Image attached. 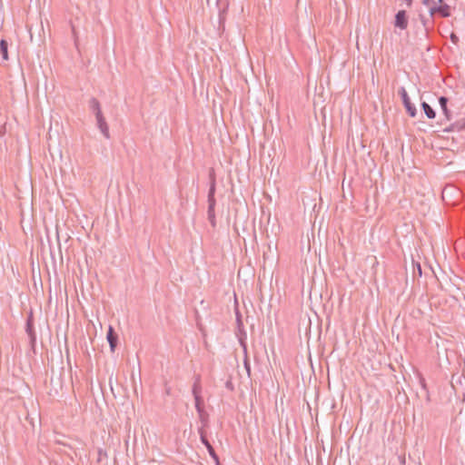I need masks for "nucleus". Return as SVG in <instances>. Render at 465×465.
<instances>
[{"label": "nucleus", "mask_w": 465, "mask_h": 465, "mask_svg": "<svg viewBox=\"0 0 465 465\" xmlns=\"http://www.w3.org/2000/svg\"><path fill=\"white\" fill-rule=\"evenodd\" d=\"M420 106L428 119H434L436 117L435 110L428 103L423 101Z\"/></svg>", "instance_id": "obj_16"}, {"label": "nucleus", "mask_w": 465, "mask_h": 465, "mask_svg": "<svg viewBox=\"0 0 465 465\" xmlns=\"http://www.w3.org/2000/svg\"><path fill=\"white\" fill-rule=\"evenodd\" d=\"M450 39L454 45H457L460 42L459 36L453 32L450 34Z\"/></svg>", "instance_id": "obj_24"}, {"label": "nucleus", "mask_w": 465, "mask_h": 465, "mask_svg": "<svg viewBox=\"0 0 465 465\" xmlns=\"http://www.w3.org/2000/svg\"><path fill=\"white\" fill-rule=\"evenodd\" d=\"M461 378H462V375H452L451 386L456 391V392L459 391L458 388L456 387V384L459 383L460 385H462Z\"/></svg>", "instance_id": "obj_22"}, {"label": "nucleus", "mask_w": 465, "mask_h": 465, "mask_svg": "<svg viewBox=\"0 0 465 465\" xmlns=\"http://www.w3.org/2000/svg\"><path fill=\"white\" fill-rule=\"evenodd\" d=\"M240 345L242 347L243 352H244V359H243V366L246 370V372L248 376H251V363L247 355V344L246 341H243V339H239Z\"/></svg>", "instance_id": "obj_14"}, {"label": "nucleus", "mask_w": 465, "mask_h": 465, "mask_svg": "<svg viewBox=\"0 0 465 465\" xmlns=\"http://www.w3.org/2000/svg\"><path fill=\"white\" fill-rule=\"evenodd\" d=\"M436 1V5H443L445 4L444 0H435Z\"/></svg>", "instance_id": "obj_30"}, {"label": "nucleus", "mask_w": 465, "mask_h": 465, "mask_svg": "<svg viewBox=\"0 0 465 465\" xmlns=\"http://www.w3.org/2000/svg\"><path fill=\"white\" fill-rule=\"evenodd\" d=\"M418 378H419V382L421 386L420 392L426 397L427 400H429L428 388H427L425 378L422 376L421 373H418Z\"/></svg>", "instance_id": "obj_20"}, {"label": "nucleus", "mask_w": 465, "mask_h": 465, "mask_svg": "<svg viewBox=\"0 0 465 465\" xmlns=\"http://www.w3.org/2000/svg\"><path fill=\"white\" fill-rule=\"evenodd\" d=\"M430 49H431V45H430V44H428V45H426V47H425V50H426L427 52H429Z\"/></svg>", "instance_id": "obj_31"}, {"label": "nucleus", "mask_w": 465, "mask_h": 465, "mask_svg": "<svg viewBox=\"0 0 465 465\" xmlns=\"http://www.w3.org/2000/svg\"><path fill=\"white\" fill-rule=\"evenodd\" d=\"M209 190L207 194V203L210 205L216 204V174L213 168L209 169Z\"/></svg>", "instance_id": "obj_5"}, {"label": "nucleus", "mask_w": 465, "mask_h": 465, "mask_svg": "<svg viewBox=\"0 0 465 465\" xmlns=\"http://www.w3.org/2000/svg\"><path fill=\"white\" fill-rule=\"evenodd\" d=\"M0 54L2 55V59L4 61H7L9 59L8 42L4 38L0 40Z\"/></svg>", "instance_id": "obj_19"}, {"label": "nucleus", "mask_w": 465, "mask_h": 465, "mask_svg": "<svg viewBox=\"0 0 465 465\" xmlns=\"http://www.w3.org/2000/svg\"><path fill=\"white\" fill-rule=\"evenodd\" d=\"M429 14H430V16L431 19H433V17L438 15V5H432L430 6H429Z\"/></svg>", "instance_id": "obj_23"}, {"label": "nucleus", "mask_w": 465, "mask_h": 465, "mask_svg": "<svg viewBox=\"0 0 465 465\" xmlns=\"http://www.w3.org/2000/svg\"><path fill=\"white\" fill-rule=\"evenodd\" d=\"M194 381L192 387V393L194 398V407H204V400L203 397V388L201 383V375H194Z\"/></svg>", "instance_id": "obj_3"}, {"label": "nucleus", "mask_w": 465, "mask_h": 465, "mask_svg": "<svg viewBox=\"0 0 465 465\" xmlns=\"http://www.w3.org/2000/svg\"><path fill=\"white\" fill-rule=\"evenodd\" d=\"M198 433L200 435L201 442L207 449L208 453L211 456V458L213 460H217V453H216L215 450L213 449V447L212 446V444L210 443V441L208 440L205 430H203V428H199Z\"/></svg>", "instance_id": "obj_7"}, {"label": "nucleus", "mask_w": 465, "mask_h": 465, "mask_svg": "<svg viewBox=\"0 0 465 465\" xmlns=\"http://www.w3.org/2000/svg\"><path fill=\"white\" fill-rule=\"evenodd\" d=\"M235 316H236V325H237V336L238 340L240 338L243 339L246 341V331H244V326L242 319V313L239 311L238 307H235Z\"/></svg>", "instance_id": "obj_10"}, {"label": "nucleus", "mask_w": 465, "mask_h": 465, "mask_svg": "<svg viewBox=\"0 0 465 465\" xmlns=\"http://www.w3.org/2000/svg\"><path fill=\"white\" fill-rule=\"evenodd\" d=\"M228 8V3L225 4L224 7L223 9H220L219 10V17H220V21H222L223 19V14L226 12V9Z\"/></svg>", "instance_id": "obj_26"}, {"label": "nucleus", "mask_w": 465, "mask_h": 465, "mask_svg": "<svg viewBox=\"0 0 465 465\" xmlns=\"http://www.w3.org/2000/svg\"><path fill=\"white\" fill-rule=\"evenodd\" d=\"M465 131V118H460L456 122L450 124L448 127H446L443 132L450 133V132H463Z\"/></svg>", "instance_id": "obj_13"}, {"label": "nucleus", "mask_w": 465, "mask_h": 465, "mask_svg": "<svg viewBox=\"0 0 465 465\" xmlns=\"http://www.w3.org/2000/svg\"><path fill=\"white\" fill-rule=\"evenodd\" d=\"M419 19L424 28L425 38L430 40L431 33L433 32V19L427 18L423 14L419 15Z\"/></svg>", "instance_id": "obj_8"}, {"label": "nucleus", "mask_w": 465, "mask_h": 465, "mask_svg": "<svg viewBox=\"0 0 465 465\" xmlns=\"http://www.w3.org/2000/svg\"><path fill=\"white\" fill-rule=\"evenodd\" d=\"M403 1L406 3L407 6H409V7L411 6L412 2H413V0H403Z\"/></svg>", "instance_id": "obj_29"}, {"label": "nucleus", "mask_w": 465, "mask_h": 465, "mask_svg": "<svg viewBox=\"0 0 465 465\" xmlns=\"http://www.w3.org/2000/svg\"><path fill=\"white\" fill-rule=\"evenodd\" d=\"M413 264V277H421L422 275V269L421 265L419 262H415L412 260Z\"/></svg>", "instance_id": "obj_21"}, {"label": "nucleus", "mask_w": 465, "mask_h": 465, "mask_svg": "<svg viewBox=\"0 0 465 465\" xmlns=\"http://www.w3.org/2000/svg\"><path fill=\"white\" fill-rule=\"evenodd\" d=\"M409 15L406 10H399L394 15L393 25L396 28L405 30L408 27Z\"/></svg>", "instance_id": "obj_6"}, {"label": "nucleus", "mask_w": 465, "mask_h": 465, "mask_svg": "<svg viewBox=\"0 0 465 465\" xmlns=\"http://www.w3.org/2000/svg\"><path fill=\"white\" fill-rule=\"evenodd\" d=\"M16 401H17V402L15 403V405H16L17 407H18L20 404H23L24 406L25 405V401H23L20 398H18V399L16 400Z\"/></svg>", "instance_id": "obj_28"}, {"label": "nucleus", "mask_w": 465, "mask_h": 465, "mask_svg": "<svg viewBox=\"0 0 465 465\" xmlns=\"http://www.w3.org/2000/svg\"><path fill=\"white\" fill-rule=\"evenodd\" d=\"M219 3H220V0H217V5H219Z\"/></svg>", "instance_id": "obj_38"}, {"label": "nucleus", "mask_w": 465, "mask_h": 465, "mask_svg": "<svg viewBox=\"0 0 465 465\" xmlns=\"http://www.w3.org/2000/svg\"><path fill=\"white\" fill-rule=\"evenodd\" d=\"M398 94L401 98L402 104L406 110V113L409 114L410 117L414 118L417 115L418 112L416 106L411 103L405 87H400L398 90Z\"/></svg>", "instance_id": "obj_4"}, {"label": "nucleus", "mask_w": 465, "mask_h": 465, "mask_svg": "<svg viewBox=\"0 0 465 465\" xmlns=\"http://www.w3.org/2000/svg\"><path fill=\"white\" fill-rule=\"evenodd\" d=\"M308 410H309V411H310V414H311V415H312V408H309Z\"/></svg>", "instance_id": "obj_36"}, {"label": "nucleus", "mask_w": 465, "mask_h": 465, "mask_svg": "<svg viewBox=\"0 0 465 465\" xmlns=\"http://www.w3.org/2000/svg\"><path fill=\"white\" fill-rule=\"evenodd\" d=\"M25 332L29 338V345L31 350L35 353L36 332L35 330V318L33 309H30L25 321Z\"/></svg>", "instance_id": "obj_2"}, {"label": "nucleus", "mask_w": 465, "mask_h": 465, "mask_svg": "<svg viewBox=\"0 0 465 465\" xmlns=\"http://www.w3.org/2000/svg\"><path fill=\"white\" fill-rule=\"evenodd\" d=\"M225 385L230 390L233 389L232 382L231 381H226Z\"/></svg>", "instance_id": "obj_27"}, {"label": "nucleus", "mask_w": 465, "mask_h": 465, "mask_svg": "<svg viewBox=\"0 0 465 465\" xmlns=\"http://www.w3.org/2000/svg\"><path fill=\"white\" fill-rule=\"evenodd\" d=\"M215 462V465H221L219 456L217 455V460H213Z\"/></svg>", "instance_id": "obj_32"}, {"label": "nucleus", "mask_w": 465, "mask_h": 465, "mask_svg": "<svg viewBox=\"0 0 465 465\" xmlns=\"http://www.w3.org/2000/svg\"><path fill=\"white\" fill-rule=\"evenodd\" d=\"M401 461L402 464H405V459L404 458L401 459Z\"/></svg>", "instance_id": "obj_35"}, {"label": "nucleus", "mask_w": 465, "mask_h": 465, "mask_svg": "<svg viewBox=\"0 0 465 465\" xmlns=\"http://www.w3.org/2000/svg\"><path fill=\"white\" fill-rule=\"evenodd\" d=\"M422 5H426V6H430L432 5H435L436 4V1L435 0H422L421 1Z\"/></svg>", "instance_id": "obj_25"}, {"label": "nucleus", "mask_w": 465, "mask_h": 465, "mask_svg": "<svg viewBox=\"0 0 465 465\" xmlns=\"http://www.w3.org/2000/svg\"><path fill=\"white\" fill-rule=\"evenodd\" d=\"M199 416V420L202 423V427L203 430L205 427L208 426L209 421V414L206 411V409H196Z\"/></svg>", "instance_id": "obj_18"}, {"label": "nucleus", "mask_w": 465, "mask_h": 465, "mask_svg": "<svg viewBox=\"0 0 465 465\" xmlns=\"http://www.w3.org/2000/svg\"><path fill=\"white\" fill-rule=\"evenodd\" d=\"M106 339L109 343L111 352H114L118 345V334L114 329L110 325L106 333Z\"/></svg>", "instance_id": "obj_9"}, {"label": "nucleus", "mask_w": 465, "mask_h": 465, "mask_svg": "<svg viewBox=\"0 0 465 465\" xmlns=\"http://www.w3.org/2000/svg\"><path fill=\"white\" fill-rule=\"evenodd\" d=\"M438 15L440 17L448 18L451 15V9L448 4L438 5Z\"/></svg>", "instance_id": "obj_17"}, {"label": "nucleus", "mask_w": 465, "mask_h": 465, "mask_svg": "<svg viewBox=\"0 0 465 465\" xmlns=\"http://www.w3.org/2000/svg\"><path fill=\"white\" fill-rule=\"evenodd\" d=\"M215 206L216 204H208L207 207V219L213 229L216 228Z\"/></svg>", "instance_id": "obj_15"}, {"label": "nucleus", "mask_w": 465, "mask_h": 465, "mask_svg": "<svg viewBox=\"0 0 465 465\" xmlns=\"http://www.w3.org/2000/svg\"><path fill=\"white\" fill-rule=\"evenodd\" d=\"M54 442L57 444H64L59 439H54Z\"/></svg>", "instance_id": "obj_33"}, {"label": "nucleus", "mask_w": 465, "mask_h": 465, "mask_svg": "<svg viewBox=\"0 0 465 465\" xmlns=\"http://www.w3.org/2000/svg\"><path fill=\"white\" fill-rule=\"evenodd\" d=\"M88 108L90 112L94 115L96 121V127L99 129L101 134L105 139H110L109 125L105 120V117L102 111V106L98 99L91 97L88 101Z\"/></svg>", "instance_id": "obj_1"}, {"label": "nucleus", "mask_w": 465, "mask_h": 465, "mask_svg": "<svg viewBox=\"0 0 465 465\" xmlns=\"http://www.w3.org/2000/svg\"><path fill=\"white\" fill-rule=\"evenodd\" d=\"M66 354H67V359L69 360V351H66Z\"/></svg>", "instance_id": "obj_37"}, {"label": "nucleus", "mask_w": 465, "mask_h": 465, "mask_svg": "<svg viewBox=\"0 0 465 465\" xmlns=\"http://www.w3.org/2000/svg\"><path fill=\"white\" fill-rule=\"evenodd\" d=\"M313 410H314V411H315V415H317V414H318V408H315V409H313Z\"/></svg>", "instance_id": "obj_34"}, {"label": "nucleus", "mask_w": 465, "mask_h": 465, "mask_svg": "<svg viewBox=\"0 0 465 465\" xmlns=\"http://www.w3.org/2000/svg\"><path fill=\"white\" fill-rule=\"evenodd\" d=\"M449 98L447 96H440L439 97V104L440 106V109L446 118V121H450L452 119V113L448 107Z\"/></svg>", "instance_id": "obj_12"}, {"label": "nucleus", "mask_w": 465, "mask_h": 465, "mask_svg": "<svg viewBox=\"0 0 465 465\" xmlns=\"http://www.w3.org/2000/svg\"><path fill=\"white\" fill-rule=\"evenodd\" d=\"M24 411L25 420L35 428V421L38 420L40 422L41 420V413L38 411V409H32L31 412L28 411V409H24Z\"/></svg>", "instance_id": "obj_11"}]
</instances>
